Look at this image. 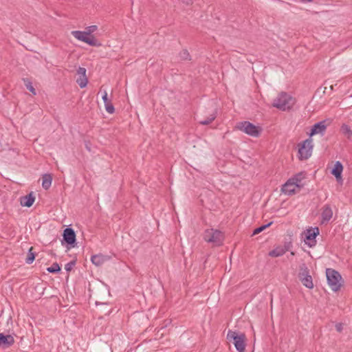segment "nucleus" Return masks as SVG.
<instances>
[{"label": "nucleus", "mask_w": 352, "mask_h": 352, "mask_svg": "<svg viewBox=\"0 0 352 352\" xmlns=\"http://www.w3.org/2000/svg\"><path fill=\"white\" fill-rule=\"evenodd\" d=\"M296 98L291 94L282 91L273 100L272 107L280 111H289L296 103Z\"/></svg>", "instance_id": "nucleus-1"}, {"label": "nucleus", "mask_w": 352, "mask_h": 352, "mask_svg": "<svg viewBox=\"0 0 352 352\" xmlns=\"http://www.w3.org/2000/svg\"><path fill=\"white\" fill-rule=\"evenodd\" d=\"M326 276L327 283L332 291L338 292L340 289L343 284V280L340 274L331 268L326 270Z\"/></svg>", "instance_id": "nucleus-2"}, {"label": "nucleus", "mask_w": 352, "mask_h": 352, "mask_svg": "<svg viewBox=\"0 0 352 352\" xmlns=\"http://www.w3.org/2000/svg\"><path fill=\"white\" fill-rule=\"evenodd\" d=\"M229 341L233 340L234 346L238 352H245V336L244 333H239L236 331L229 330L227 334Z\"/></svg>", "instance_id": "nucleus-3"}, {"label": "nucleus", "mask_w": 352, "mask_h": 352, "mask_svg": "<svg viewBox=\"0 0 352 352\" xmlns=\"http://www.w3.org/2000/svg\"><path fill=\"white\" fill-rule=\"evenodd\" d=\"M301 177L297 175L289 179L282 187V192L287 195H292L298 191L302 186Z\"/></svg>", "instance_id": "nucleus-4"}, {"label": "nucleus", "mask_w": 352, "mask_h": 352, "mask_svg": "<svg viewBox=\"0 0 352 352\" xmlns=\"http://www.w3.org/2000/svg\"><path fill=\"white\" fill-rule=\"evenodd\" d=\"M236 127L239 130L254 138L258 137L263 131L261 126L248 121L239 122Z\"/></svg>", "instance_id": "nucleus-5"}, {"label": "nucleus", "mask_w": 352, "mask_h": 352, "mask_svg": "<svg viewBox=\"0 0 352 352\" xmlns=\"http://www.w3.org/2000/svg\"><path fill=\"white\" fill-rule=\"evenodd\" d=\"M72 34L78 41H82L91 46L99 47L101 43L93 35H89L85 31H72Z\"/></svg>", "instance_id": "nucleus-6"}, {"label": "nucleus", "mask_w": 352, "mask_h": 352, "mask_svg": "<svg viewBox=\"0 0 352 352\" xmlns=\"http://www.w3.org/2000/svg\"><path fill=\"white\" fill-rule=\"evenodd\" d=\"M204 239L209 243H212L215 245L221 244L223 239V234L221 232L212 228L208 229L204 233Z\"/></svg>", "instance_id": "nucleus-7"}, {"label": "nucleus", "mask_w": 352, "mask_h": 352, "mask_svg": "<svg viewBox=\"0 0 352 352\" xmlns=\"http://www.w3.org/2000/svg\"><path fill=\"white\" fill-rule=\"evenodd\" d=\"M313 140L311 138L305 140L300 145H299L298 153L300 160L308 159L312 153Z\"/></svg>", "instance_id": "nucleus-8"}, {"label": "nucleus", "mask_w": 352, "mask_h": 352, "mask_svg": "<svg viewBox=\"0 0 352 352\" xmlns=\"http://www.w3.org/2000/svg\"><path fill=\"white\" fill-rule=\"evenodd\" d=\"M300 278L304 286L309 289L314 287V283L311 276L309 274L308 268L305 264L300 266Z\"/></svg>", "instance_id": "nucleus-9"}, {"label": "nucleus", "mask_w": 352, "mask_h": 352, "mask_svg": "<svg viewBox=\"0 0 352 352\" xmlns=\"http://www.w3.org/2000/svg\"><path fill=\"white\" fill-rule=\"evenodd\" d=\"M305 243L311 248L316 245V237L319 234L318 228L307 230L305 233Z\"/></svg>", "instance_id": "nucleus-10"}, {"label": "nucleus", "mask_w": 352, "mask_h": 352, "mask_svg": "<svg viewBox=\"0 0 352 352\" xmlns=\"http://www.w3.org/2000/svg\"><path fill=\"white\" fill-rule=\"evenodd\" d=\"M87 70L84 67H79L77 69V74L78 75V78L76 79V82L80 86V88H84L87 86L88 80L86 76Z\"/></svg>", "instance_id": "nucleus-11"}, {"label": "nucleus", "mask_w": 352, "mask_h": 352, "mask_svg": "<svg viewBox=\"0 0 352 352\" xmlns=\"http://www.w3.org/2000/svg\"><path fill=\"white\" fill-rule=\"evenodd\" d=\"M343 171V166L339 161L336 162L331 170V174L335 176L336 181L342 184L343 182L342 173Z\"/></svg>", "instance_id": "nucleus-12"}, {"label": "nucleus", "mask_w": 352, "mask_h": 352, "mask_svg": "<svg viewBox=\"0 0 352 352\" xmlns=\"http://www.w3.org/2000/svg\"><path fill=\"white\" fill-rule=\"evenodd\" d=\"M63 239L65 242L69 245H72L76 241V234L73 229L67 228L63 232Z\"/></svg>", "instance_id": "nucleus-13"}, {"label": "nucleus", "mask_w": 352, "mask_h": 352, "mask_svg": "<svg viewBox=\"0 0 352 352\" xmlns=\"http://www.w3.org/2000/svg\"><path fill=\"white\" fill-rule=\"evenodd\" d=\"M322 222L325 223L331 220L333 217V210L329 205H324L322 208Z\"/></svg>", "instance_id": "nucleus-14"}, {"label": "nucleus", "mask_w": 352, "mask_h": 352, "mask_svg": "<svg viewBox=\"0 0 352 352\" xmlns=\"http://www.w3.org/2000/svg\"><path fill=\"white\" fill-rule=\"evenodd\" d=\"M14 342V338L10 335L5 336L0 333V347L7 348Z\"/></svg>", "instance_id": "nucleus-15"}, {"label": "nucleus", "mask_w": 352, "mask_h": 352, "mask_svg": "<svg viewBox=\"0 0 352 352\" xmlns=\"http://www.w3.org/2000/svg\"><path fill=\"white\" fill-rule=\"evenodd\" d=\"M326 130V125L324 122H320L315 124L311 130L309 135L311 137L316 134H322Z\"/></svg>", "instance_id": "nucleus-16"}, {"label": "nucleus", "mask_w": 352, "mask_h": 352, "mask_svg": "<svg viewBox=\"0 0 352 352\" xmlns=\"http://www.w3.org/2000/svg\"><path fill=\"white\" fill-rule=\"evenodd\" d=\"M102 98L103 100V102L104 103V107H105V109L106 111L109 113H113L115 111V109L111 103V100L110 99L108 98V94H107V91H103V94H102Z\"/></svg>", "instance_id": "nucleus-17"}, {"label": "nucleus", "mask_w": 352, "mask_h": 352, "mask_svg": "<svg viewBox=\"0 0 352 352\" xmlns=\"http://www.w3.org/2000/svg\"><path fill=\"white\" fill-rule=\"evenodd\" d=\"M34 200H35V197L33 195V193L30 192L28 195L21 197V204L23 206H25V207H28L29 208V207H30V206H32L33 205V204L34 202Z\"/></svg>", "instance_id": "nucleus-18"}, {"label": "nucleus", "mask_w": 352, "mask_h": 352, "mask_svg": "<svg viewBox=\"0 0 352 352\" xmlns=\"http://www.w3.org/2000/svg\"><path fill=\"white\" fill-rule=\"evenodd\" d=\"M287 249L285 246H277L269 252V256L272 257H278L283 256Z\"/></svg>", "instance_id": "nucleus-19"}, {"label": "nucleus", "mask_w": 352, "mask_h": 352, "mask_svg": "<svg viewBox=\"0 0 352 352\" xmlns=\"http://www.w3.org/2000/svg\"><path fill=\"white\" fill-rule=\"evenodd\" d=\"M107 260V257L102 254L94 255L91 258L92 263L94 264L96 266L102 265Z\"/></svg>", "instance_id": "nucleus-20"}, {"label": "nucleus", "mask_w": 352, "mask_h": 352, "mask_svg": "<svg viewBox=\"0 0 352 352\" xmlns=\"http://www.w3.org/2000/svg\"><path fill=\"white\" fill-rule=\"evenodd\" d=\"M52 177L50 174H45L42 177V186L44 189L47 190L52 185Z\"/></svg>", "instance_id": "nucleus-21"}, {"label": "nucleus", "mask_w": 352, "mask_h": 352, "mask_svg": "<svg viewBox=\"0 0 352 352\" xmlns=\"http://www.w3.org/2000/svg\"><path fill=\"white\" fill-rule=\"evenodd\" d=\"M340 131L348 140L351 139L352 130L349 125H347L346 124H342L341 128H340Z\"/></svg>", "instance_id": "nucleus-22"}, {"label": "nucleus", "mask_w": 352, "mask_h": 352, "mask_svg": "<svg viewBox=\"0 0 352 352\" xmlns=\"http://www.w3.org/2000/svg\"><path fill=\"white\" fill-rule=\"evenodd\" d=\"M47 270L50 273H56L60 271V267L58 263H55L51 267H47Z\"/></svg>", "instance_id": "nucleus-23"}, {"label": "nucleus", "mask_w": 352, "mask_h": 352, "mask_svg": "<svg viewBox=\"0 0 352 352\" xmlns=\"http://www.w3.org/2000/svg\"><path fill=\"white\" fill-rule=\"evenodd\" d=\"M32 249H33V248H30L29 252H28V257L26 258V263H28V264L32 263L34 261V258H35L34 254L32 252Z\"/></svg>", "instance_id": "nucleus-24"}, {"label": "nucleus", "mask_w": 352, "mask_h": 352, "mask_svg": "<svg viewBox=\"0 0 352 352\" xmlns=\"http://www.w3.org/2000/svg\"><path fill=\"white\" fill-rule=\"evenodd\" d=\"M216 118V114H211L207 119L200 121V124L203 125H206L212 122Z\"/></svg>", "instance_id": "nucleus-25"}, {"label": "nucleus", "mask_w": 352, "mask_h": 352, "mask_svg": "<svg viewBox=\"0 0 352 352\" xmlns=\"http://www.w3.org/2000/svg\"><path fill=\"white\" fill-rule=\"evenodd\" d=\"M24 82H25V85L26 88L30 92H32L34 95H36V93L35 89L33 87V86L32 85V82L28 80H25Z\"/></svg>", "instance_id": "nucleus-26"}, {"label": "nucleus", "mask_w": 352, "mask_h": 352, "mask_svg": "<svg viewBox=\"0 0 352 352\" xmlns=\"http://www.w3.org/2000/svg\"><path fill=\"white\" fill-rule=\"evenodd\" d=\"M272 224V222L266 224V225H264V226H260L257 228H256L254 232H253V235H256V234H259L260 232H261L262 231H263L265 228H267V227H269L270 225Z\"/></svg>", "instance_id": "nucleus-27"}, {"label": "nucleus", "mask_w": 352, "mask_h": 352, "mask_svg": "<svg viewBox=\"0 0 352 352\" xmlns=\"http://www.w3.org/2000/svg\"><path fill=\"white\" fill-rule=\"evenodd\" d=\"M85 32L91 35V33L94 32L97 30L96 25H91L85 29Z\"/></svg>", "instance_id": "nucleus-28"}, {"label": "nucleus", "mask_w": 352, "mask_h": 352, "mask_svg": "<svg viewBox=\"0 0 352 352\" xmlns=\"http://www.w3.org/2000/svg\"><path fill=\"white\" fill-rule=\"evenodd\" d=\"M74 265V262L68 263L65 265V269L66 271L69 272L72 269Z\"/></svg>", "instance_id": "nucleus-29"}, {"label": "nucleus", "mask_w": 352, "mask_h": 352, "mask_svg": "<svg viewBox=\"0 0 352 352\" xmlns=\"http://www.w3.org/2000/svg\"><path fill=\"white\" fill-rule=\"evenodd\" d=\"M336 329L338 332H341L343 330V324L342 323H337L336 324Z\"/></svg>", "instance_id": "nucleus-30"}, {"label": "nucleus", "mask_w": 352, "mask_h": 352, "mask_svg": "<svg viewBox=\"0 0 352 352\" xmlns=\"http://www.w3.org/2000/svg\"><path fill=\"white\" fill-rule=\"evenodd\" d=\"M187 6L191 5L192 3V0H181Z\"/></svg>", "instance_id": "nucleus-31"}, {"label": "nucleus", "mask_w": 352, "mask_h": 352, "mask_svg": "<svg viewBox=\"0 0 352 352\" xmlns=\"http://www.w3.org/2000/svg\"><path fill=\"white\" fill-rule=\"evenodd\" d=\"M184 54L185 55H186V56H188V52H187L186 51H184Z\"/></svg>", "instance_id": "nucleus-32"}, {"label": "nucleus", "mask_w": 352, "mask_h": 352, "mask_svg": "<svg viewBox=\"0 0 352 352\" xmlns=\"http://www.w3.org/2000/svg\"><path fill=\"white\" fill-rule=\"evenodd\" d=\"M294 255V253L293 252H291V256Z\"/></svg>", "instance_id": "nucleus-33"}]
</instances>
